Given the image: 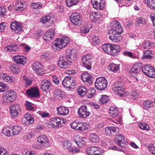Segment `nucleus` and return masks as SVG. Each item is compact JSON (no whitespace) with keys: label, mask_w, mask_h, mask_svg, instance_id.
<instances>
[{"label":"nucleus","mask_w":155,"mask_h":155,"mask_svg":"<svg viewBox=\"0 0 155 155\" xmlns=\"http://www.w3.org/2000/svg\"><path fill=\"white\" fill-rule=\"evenodd\" d=\"M110 39L114 42H118L120 41L122 38L120 35V34L114 35H110Z\"/></svg>","instance_id":"obj_37"},{"label":"nucleus","mask_w":155,"mask_h":155,"mask_svg":"<svg viewBox=\"0 0 155 155\" xmlns=\"http://www.w3.org/2000/svg\"><path fill=\"white\" fill-rule=\"evenodd\" d=\"M78 1V0H67L66 3L68 6L71 7L76 5Z\"/></svg>","instance_id":"obj_55"},{"label":"nucleus","mask_w":155,"mask_h":155,"mask_svg":"<svg viewBox=\"0 0 155 155\" xmlns=\"http://www.w3.org/2000/svg\"><path fill=\"white\" fill-rule=\"evenodd\" d=\"M120 47L119 45L112 44L110 55H115L117 53L120 51Z\"/></svg>","instance_id":"obj_28"},{"label":"nucleus","mask_w":155,"mask_h":155,"mask_svg":"<svg viewBox=\"0 0 155 155\" xmlns=\"http://www.w3.org/2000/svg\"><path fill=\"white\" fill-rule=\"evenodd\" d=\"M15 61L19 64L24 65L27 62V59L26 58L23 56L17 55L14 57Z\"/></svg>","instance_id":"obj_23"},{"label":"nucleus","mask_w":155,"mask_h":155,"mask_svg":"<svg viewBox=\"0 0 155 155\" xmlns=\"http://www.w3.org/2000/svg\"><path fill=\"white\" fill-rule=\"evenodd\" d=\"M95 92V90L92 88H91L87 94V97L89 98L92 97L94 95Z\"/></svg>","instance_id":"obj_57"},{"label":"nucleus","mask_w":155,"mask_h":155,"mask_svg":"<svg viewBox=\"0 0 155 155\" xmlns=\"http://www.w3.org/2000/svg\"><path fill=\"white\" fill-rule=\"evenodd\" d=\"M91 140L93 142L97 143L99 141V139L98 136L95 133L91 134L90 136Z\"/></svg>","instance_id":"obj_47"},{"label":"nucleus","mask_w":155,"mask_h":155,"mask_svg":"<svg viewBox=\"0 0 155 155\" xmlns=\"http://www.w3.org/2000/svg\"><path fill=\"white\" fill-rule=\"evenodd\" d=\"M110 140L106 137H102L101 144L103 147L107 148L111 143V142L109 141Z\"/></svg>","instance_id":"obj_44"},{"label":"nucleus","mask_w":155,"mask_h":155,"mask_svg":"<svg viewBox=\"0 0 155 155\" xmlns=\"http://www.w3.org/2000/svg\"><path fill=\"white\" fill-rule=\"evenodd\" d=\"M93 7L97 9H102L104 6V0H91Z\"/></svg>","instance_id":"obj_20"},{"label":"nucleus","mask_w":155,"mask_h":155,"mask_svg":"<svg viewBox=\"0 0 155 155\" xmlns=\"http://www.w3.org/2000/svg\"><path fill=\"white\" fill-rule=\"evenodd\" d=\"M109 101V97L107 95H103L101 96V98L99 101L100 103L104 104L107 103Z\"/></svg>","instance_id":"obj_51"},{"label":"nucleus","mask_w":155,"mask_h":155,"mask_svg":"<svg viewBox=\"0 0 155 155\" xmlns=\"http://www.w3.org/2000/svg\"><path fill=\"white\" fill-rule=\"evenodd\" d=\"M88 128V124L86 123L79 122L78 130L82 131Z\"/></svg>","instance_id":"obj_46"},{"label":"nucleus","mask_w":155,"mask_h":155,"mask_svg":"<svg viewBox=\"0 0 155 155\" xmlns=\"http://www.w3.org/2000/svg\"><path fill=\"white\" fill-rule=\"evenodd\" d=\"M109 111L110 115L112 117H115L118 116L119 112L117 107L114 106L111 107H110Z\"/></svg>","instance_id":"obj_34"},{"label":"nucleus","mask_w":155,"mask_h":155,"mask_svg":"<svg viewBox=\"0 0 155 155\" xmlns=\"http://www.w3.org/2000/svg\"><path fill=\"white\" fill-rule=\"evenodd\" d=\"M99 42L98 37L96 36H94L92 38V43L93 44H98Z\"/></svg>","instance_id":"obj_63"},{"label":"nucleus","mask_w":155,"mask_h":155,"mask_svg":"<svg viewBox=\"0 0 155 155\" xmlns=\"http://www.w3.org/2000/svg\"><path fill=\"white\" fill-rule=\"evenodd\" d=\"M110 25L112 29L110 30L109 32L110 35H115L122 32V28L117 21H113L111 23Z\"/></svg>","instance_id":"obj_5"},{"label":"nucleus","mask_w":155,"mask_h":155,"mask_svg":"<svg viewBox=\"0 0 155 155\" xmlns=\"http://www.w3.org/2000/svg\"><path fill=\"white\" fill-rule=\"evenodd\" d=\"M105 133L108 135H114V133H118L119 132V129L118 127H107L104 128Z\"/></svg>","instance_id":"obj_21"},{"label":"nucleus","mask_w":155,"mask_h":155,"mask_svg":"<svg viewBox=\"0 0 155 155\" xmlns=\"http://www.w3.org/2000/svg\"><path fill=\"white\" fill-rule=\"evenodd\" d=\"M0 77L4 81L10 83L15 81V78L13 77H11L6 74L2 73L0 75Z\"/></svg>","instance_id":"obj_26"},{"label":"nucleus","mask_w":155,"mask_h":155,"mask_svg":"<svg viewBox=\"0 0 155 155\" xmlns=\"http://www.w3.org/2000/svg\"><path fill=\"white\" fill-rule=\"evenodd\" d=\"M77 91L78 94L81 96H83L87 93V90L84 87H79L77 89Z\"/></svg>","instance_id":"obj_41"},{"label":"nucleus","mask_w":155,"mask_h":155,"mask_svg":"<svg viewBox=\"0 0 155 155\" xmlns=\"http://www.w3.org/2000/svg\"><path fill=\"white\" fill-rule=\"evenodd\" d=\"M21 130V127L18 125H14L12 127V128L13 136L18 134Z\"/></svg>","instance_id":"obj_38"},{"label":"nucleus","mask_w":155,"mask_h":155,"mask_svg":"<svg viewBox=\"0 0 155 155\" xmlns=\"http://www.w3.org/2000/svg\"><path fill=\"white\" fill-rule=\"evenodd\" d=\"M33 70L38 74L42 75L43 74V66L38 62H35L32 65Z\"/></svg>","instance_id":"obj_17"},{"label":"nucleus","mask_w":155,"mask_h":155,"mask_svg":"<svg viewBox=\"0 0 155 155\" xmlns=\"http://www.w3.org/2000/svg\"><path fill=\"white\" fill-rule=\"evenodd\" d=\"M70 20L74 25H80L82 23V19L81 15L78 13H74L70 16Z\"/></svg>","instance_id":"obj_11"},{"label":"nucleus","mask_w":155,"mask_h":155,"mask_svg":"<svg viewBox=\"0 0 155 155\" xmlns=\"http://www.w3.org/2000/svg\"><path fill=\"white\" fill-rule=\"evenodd\" d=\"M24 83L26 87H28L31 85L32 80L28 77H24Z\"/></svg>","instance_id":"obj_54"},{"label":"nucleus","mask_w":155,"mask_h":155,"mask_svg":"<svg viewBox=\"0 0 155 155\" xmlns=\"http://www.w3.org/2000/svg\"><path fill=\"white\" fill-rule=\"evenodd\" d=\"M6 9L4 8L0 7V16L3 17L6 15Z\"/></svg>","instance_id":"obj_61"},{"label":"nucleus","mask_w":155,"mask_h":155,"mask_svg":"<svg viewBox=\"0 0 155 155\" xmlns=\"http://www.w3.org/2000/svg\"><path fill=\"white\" fill-rule=\"evenodd\" d=\"M24 3H23L21 1L17 0L16 4L15 5V10L22 12V10H24L25 8V7L24 6Z\"/></svg>","instance_id":"obj_33"},{"label":"nucleus","mask_w":155,"mask_h":155,"mask_svg":"<svg viewBox=\"0 0 155 155\" xmlns=\"http://www.w3.org/2000/svg\"><path fill=\"white\" fill-rule=\"evenodd\" d=\"M136 21L139 24L144 25L146 23V21L145 18L142 17H140L137 18Z\"/></svg>","instance_id":"obj_62"},{"label":"nucleus","mask_w":155,"mask_h":155,"mask_svg":"<svg viewBox=\"0 0 155 155\" xmlns=\"http://www.w3.org/2000/svg\"><path fill=\"white\" fill-rule=\"evenodd\" d=\"M84 139L85 138L84 137H80V136L78 135L76 136L74 139V141L77 143L78 146L81 147L85 143Z\"/></svg>","instance_id":"obj_27"},{"label":"nucleus","mask_w":155,"mask_h":155,"mask_svg":"<svg viewBox=\"0 0 155 155\" xmlns=\"http://www.w3.org/2000/svg\"><path fill=\"white\" fill-rule=\"evenodd\" d=\"M54 18L51 16L47 15L42 17L41 18L40 21L47 27L51 26L53 24Z\"/></svg>","instance_id":"obj_9"},{"label":"nucleus","mask_w":155,"mask_h":155,"mask_svg":"<svg viewBox=\"0 0 155 155\" xmlns=\"http://www.w3.org/2000/svg\"><path fill=\"white\" fill-rule=\"evenodd\" d=\"M119 65L113 63H111L109 65L110 70L113 72L118 71L120 69Z\"/></svg>","instance_id":"obj_48"},{"label":"nucleus","mask_w":155,"mask_h":155,"mask_svg":"<svg viewBox=\"0 0 155 155\" xmlns=\"http://www.w3.org/2000/svg\"><path fill=\"white\" fill-rule=\"evenodd\" d=\"M75 81L73 78L69 76L65 77L62 81V84L65 87L69 88L75 85Z\"/></svg>","instance_id":"obj_15"},{"label":"nucleus","mask_w":155,"mask_h":155,"mask_svg":"<svg viewBox=\"0 0 155 155\" xmlns=\"http://www.w3.org/2000/svg\"><path fill=\"white\" fill-rule=\"evenodd\" d=\"M92 25L90 24H88L81 27L80 32L81 33L86 34L88 33L90 29L92 28Z\"/></svg>","instance_id":"obj_35"},{"label":"nucleus","mask_w":155,"mask_h":155,"mask_svg":"<svg viewBox=\"0 0 155 155\" xmlns=\"http://www.w3.org/2000/svg\"><path fill=\"white\" fill-rule=\"evenodd\" d=\"M115 142L121 147H123L125 144L124 137L121 134L117 135L115 138Z\"/></svg>","instance_id":"obj_22"},{"label":"nucleus","mask_w":155,"mask_h":155,"mask_svg":"<svg viewBox=\"0 0 155 155\" xmlns=\"http://www.w3.org/2000/svg\"><path fill=\"white\" fill-rule=\"evenodd\" d=\"M79 123L73 122L71 123V127L73 129L78 130L79 125Z\"/></svg>","instance_id":"obj_58"},{"label":"nucleus","mask_w":155,"mask_h":155,"mask_svg":"<svg viewBox=\"0 0 155 155\" xmlns=\"http://www.w3.org/2000/svg\"><path fill=\"white\" fill-rule=\"evenodd\" d=\"M64 93L60 90H56L54 93V97L58 99H60L64 96Z\"/></svg>","instance_id":"obj_40"},{"label":"nucleus","mask_w":155,"mask_h":155,"mask_svg":"<svg viewBox=\"0 0 155 155\" xmlns=\"http://www.w3.org/2000/svg\"><path fill=\"white\" fill-rule=\"evenodd\" d=\"M76 50L68 49L66 51V55L61 57L58 62V66L61 68H66L68 67V61L72 62L76 59Z\"/></svg>","instance_id":"obj_1"},{"label":"nucleus","mask_w":155,"mask_h":155,"mask_svg":"<svg viewBox=\"0 0 155 155\" xmlns=\"http://www.w3.org/2000/svg\"><path fill=\"white\" fill-rule=\"evenodd\" d=\"M135 66H133L129 71V74L132 76H135L139 73L140 69L136 67Z\"/></svg>","instance_id":"obj_39"},{"label":"nucleus","mask_w":155,"mask_h":155,"mask_svg":"<svg viewBox=\"0 0 155 155\" xmlns=\"http://www.w3.org/2000/svg\"><path fill=\"white\" fill-rule=\"evenodd\" d=\"M91 77V75L89 74L84 73L82 75L81 78L84 82H87L89 84H91L92 82Z\"/></svg>","instance_id":"obj_32"},{"label":"nucleus","mask_w":155,"mask_h":155,"mask_svg":"<svg viewBox=\"0 0 155 155\" xmlns=\"http://www.w3.org/2000/svg\"><path fill=\"white\" fill-rule=\"evenodd\" d=\"M11 72L14 73H18V72L20 71V68L19 66L15 64H12L10 67Z\"/></svg>","instance_id":"obj_49"},{"label":"nucleus","mask_w":155,"mask_h":155,"mask_svg":"<svg viewBox=\"0 0 155 155\" xmlns=\"http://www.w3.org/2000/svg\"><path fill=\"white\" fill-rule=\"evenodd\" d=\"M57 117H55L54 118H52L51 119V121L50 122V125H51L52 127L53 128H55L57 127V125H56V121H54V120H56L57 119Z\"/></svg>","instance_id":"obj_60"},{"label":"nucleus","mask_w":155,"mask_h":155,"mask_svg":"<svg viewBox=\"0 0 155 155\" xmlns=\"http://www.w3.org/2000/svg\"><path fill=\"white\" fill-rule=\"evenodd\" d=\"M90 18L92 22H96L101 17V15L97 12H92L90 15Z\"/></svg>","instance_id":"obj_30"},{"label":"nucleus","mask_w":155,"mask_h":155,"mask_svg":"<svg viewBox=\"0 0 155 155\" xmlns=\"http://www.w3.org/2000/svg\"><path fill=\"white\" fill-rule=\"evenodd\" d=\"M93 56L92 55L87 54L82 57L81 60L84 66L88 70L91 68L92 59Z\"/></svg>","instance_id":"obj_8"},{"label":"nucleus","mask_w":155,"mask_h":155,"mask_svg":"<svg viewBox=\"0 0 155 155\" xmlns=\"http://www.w3.org/2000/svg\"><path fill=\"white\" fill-rule=\"evenodd\" d=\"M16 95L15 93L12 91H6L5 95H4L3 100L4 101L8 103V102H12L15 99Z\"/></svg>","instance_id":"obj_10"},{"label":"nucleus","mask_w":155,"mask_h":155,"mask_svg":"<svg viewBox=\"0 0 155 155\" xmlns=\"http://www.w3.org/2000/svg\"><path fill=\"white\" fill-rule=\"evenodd\" d=\"M95 150V147L91 146L87 148L86 151L89 155H94Z\"/></svg>","instance_id":"obj_53"},{"label":"nucleus","mask_w":155,"mask_h":155,"mask_svg":"<svg viewBox=\"0 0 155 155\" xmlns=\"http://www.w3.org/2000/svg\"><path fill=\"white\" fill-rule=\"evenodd\" d=\"M23 120L26 125H28L30 124H32L34 121L33 117L31 115L28 113L26 114L25 115Z\"/></svg>","instance_id":"obj_25"},{"label":"nucleus","mask_w":155,"mask_h":155,"mask_svg":"<svg viewBox=\"0 0 155 155\" xmlns=\"http://www.w3.org/2000/svg\"><path fill=\"white\" fill-rule=\"evenodd\" d=\"M142 71L148 77L155 78V69L149 65H145L142 67Z\"/></svg>","instance_id":"obj_7"},{"label":"nucleus","mask_w":155,"mask_h":155,"mask_svg":"<svg viewBox=\"0 0 155 155\" xmlns=\"http://www.w3.org/2000/svg\"><path fill=\"white\" fill-rule=\"evenodd\" d=\"M41 88L43 91H50L52 89V86L49 80H44L41 83Z\"/></svg>","instance_id":"obj_13"},{"label":"nucleus","mask_w":155,"mask_h":155,"mask_svg":"<svg viewBox=\"0 0 155 155\" xmlns=\"http://www.w3.org/2000/svg\"><path fill=\"white\" fill-rule=\"evenodd\" d=\"M64 148L68 150L69 148L71 147V142L69 140H64L62 143Z\"/></svg>","instance_id":"obj_50"},{"label":"nucleus","mask_w":155,"mask_h":155,"mask_svg":"<svg viewBox=\"0 0 155 155\" xmlns=\"http://www.w3.org/2000/svg\"><path fill=\"white\" fill-rule=\"evenodd\" d=\"M49 145V140L47 137L45 135H41L38 138L37 144L33 145L32 147L39 149L42 147H48Z\"/></svg>","instance_id":"obj_4"},{"label":"nucleus","mask_w":155,"mask_h":155,"mask_svg":"<svg viewBox=\"0 0 155 155\" xmlns=\"http://www.w3.org/2000/svg\"><path fill=\"white\" fill-rule=\"evenodd\" d=\"M20 107L19 105L17 104L12 105L10 108V111L12 117L14 118H16L20 111Z\"/></svg>","instance_id":"obj_12"},{"label":"nucleus","mask_w":155,"mask_h":155,"mask_svg":"<svg viewBox=\"0 0 155 155\" xmlns=\"http://www.w3.org/2000/svg\"><path fill=\"white\" fill-rule=\"evenodd\" d=\"M139 127L143 130H148L150 127L148 124L145 122H140L138 124Z\"/></svg>","instance_id":"obj_43"},{"label":"nucleus","mask_w":155,"mask_h":155,"mask_svg":"<svg viewBox=\"0 0 155 155\" xmlns=\"http://www.w3.org/2000/svg\"><path fill=\"white\" fill-rule=\"evenodd\" d=\"M112 44L107 43L104 44L102 46V48L103 51L108 54H111Z\"/></svg>","instance_id":"obj_31"},{"label":"nucleus","mask_w":155,"mask_h":155,"mask_svg":"<svg viewBox=\"0 0 155 155\" xmlns=\"http://www.w3.org/2000/svg\"><path fill=\"white\" fill-rule=\"evenodd\" d=\"M124 82L117 81L112 85L113 90L115 93L120 97L126 96L129 94L128 92H125V88Z\"/></svg>","instance_id":"obj_2"},{"label":"nucleus","mask_w":155,"mask_h":155,"mask_svg":"<svg viewBox=\"0 0 155 155\" xmlns=\"http://www.w3.org/2000/svg\"><path fill=\"white\" fill-rule=\"evenodd\" d=\"M32 9H40L43 6V4L40 2L31 3L30 5Z\"/></svg>","instance_id":"obj_42"},{"label":"nucleus","mask_w":155,"mask_h":155,"mask_svg":"<svg viewBox=\"0 0 155 155\" xmlns=\"http://www.w3.org/2000/svg\"><path fill=\"white\" fill-rule=\"evenodd\" d=\"M78 112L81 117L84 118L89 116L90 114L85 105L81 106L78 109Z\"/></svg>","instance_id":"obj_16"},{"label":"nucleus","mask_w":155,"mask_h":155,"mask_svg":"<svg viewBox=\"0 0 155 155\" xmlns=\"http://www.w3.org/2000/svg\"><path fill=\"white\" fill-rule=\"evenodd\" d=\"M10 27L15 33H19L22 28L21 24L16 21L12 22L11 23Z\"/></svg>","instance_id":"obj_18"},{"label":"nucleus","mask_w":155,"mask_h":155,"mask_svg":"<svg viewBox=\"0 0 155 155\" xmlns=\"http://www.w3.org/2000/svg\"><path fill=\"white\" fill-rule=\"evenodd\" d=\"M0 155H8L7 150L4 148H0Z\"/></svg>","instance_id":"obj_64"},{"label":"nucleus","mask_w":155,"mask_h":155,"mask_svg":"<svg viewBox=\"0 0 155 155\" xmlns=\"http://www.w3.org/2000/svg\"><path fill=\"white\" fill-rule=\"evenodd\" d=\"M154 52L151 50H147L143 52V56L142 59L151 58L153 56Z\"/></svg>","instance_id":"obj_36"},{"label":"nucleus","mask_w":155,"mask_h":155,"mask_svg":"<svg viewBox=\"0 0 155 155\" xmlns=\"http://www.w3.org/2000/svg\"><path fill=\"white\" fill-rule=\"evenodd\" d=\"M95 150L94 155H102L103 152L101 148L99 147H95Z\"/></svg>","instance_id":"obj_59"},{"label":"nucleus","mask_w":155,"mask_h":155,"mask_svg":"<svg viewBox=\"0 0 155 155\" xmlns=\"http://www.w3.org/2000/svg\"><path fill=\"white\" fill-rule=\"evenodd\" d=\"M12 129L9 127H6L4 128L2 130V133L6 136L9 137L12 136V132H11Z\"/></svg>","instance_id":"obj_45"},{"label":"nucleus","mask_w":155,"mask_h":155,"mask_svg":"<svg viewBox=\"0 0 155 155\" xmlns=\"http://www.w3.org/2000/svg\"><path fill=\"white\" fill-rule=\"evenodd\" d=\"M57 113L58 115L63 116L67 115L69 112L68 109L66 107L63 106H60L57 108Z\"/></svg>","instance_id":"obj_24"},{"label":"nucleus","mask_w":155,"mask_h":155,"mask_svg":"<svg viewBox=\"0 0 155 155\" xmlns=\"http://www.w3.org/2000/svg\"><path fill=\"white\" fill-rule=\"evenodd\" d=\"M26 93L29 96L34 98H38L40 96L39 90L36 87L27 90Z\"/></svg>","instance_id":"obj_14"},{"label":"nucleus","mask_w":155,"mask_h":155,"mask_svg":"<svg viewBox=\"0 0 155 155\" xmlns=\"http://www.w3.org/2000/svg\"><path fill=\"white\" fill-rule=\"evenodd\" d=\"M153 102L150 100H147L144 102L143 105L145 109L150 107L152 105Z\"/></svg>","instance_id":"obj_56"},{"label":"nucleus","mask_w":155,"mask_h":155,"mask_svg":"<svg viewBox=\"0 0 155 155\" xmlns=\"http://www.w3.org/2000/svg\"><path fill=\"white\" fill-rule=\"evenodd\" d=\"M107 85V81L105 78L99 77L96 79L95 86L98 90L102 91L104 90L106 88Z\"/></svg>","instance_id":"obj_6"},{"label":"nucleus","mask_w":155,"mask_h":155,"mask_svg":"<svg viewBox=\"0 0 155 155\" xmlns=\"http://www.w3.org/2000/svg\"><path fill=\"white\" fill-rule=\"evenodd\" d=\"M54 31L53 29H51L46 31L43 36L44 40L46 41H50L54 36Z\"/></svg>","instance_id":"obj_19"},{"label":"nucleus","mask_w":155,"mask_h":155,"mask_svg":"<svg viewBox=\"0 0 155 155\" xmlns=\"http://www.w3.org/2000/svg\"><path fill=\"white\" fill-rule=\"evenodd\" d=\"M70 42V39L68 37H63L61 39L58 38L54 43L53 48L59 51L67 46Z\"/></svg>","instance_id":"obj_3"},{"label":"nucleus","mask_w":155,"mask_h":155,"mask_svg":"<svg viewBox=\"0 0 155 155\" xmlns=\"http://www.w3.org/2000/svg\"><path fill=\"white\" fill-rule=\"evenodd\" d=\"M18 47L15 44H12L10 45L7 46L5 48V51L14 53L18 50Z\"/></svg>","instance_id":"obj_29"},{"label":"nucleus","mask_w":155,"mask_h":155,"mask_svg":"<svg viewBox=\"0 0 155 155\" xmlns=\"http://www.w3.org/2000/svg\"><path fill=\"white\" fill-rule=\"evenodd\" d=\"M153 45V43L149 41H147L144 42L143 47L144 49H150Z\"/></svg>","instance_id":"obj_52"}]
</instances>
